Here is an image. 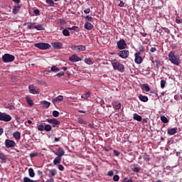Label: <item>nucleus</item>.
Segmentation results:
<instances>
[{
	"label": "nucleus",
	"instance_id": "obj_1",
	"mask_svg": "<svg viewBox=\"0 0 182 182\" xmlns=\"http://www.w3.org/2000/svg\"><path fill=\"white\" fill-rule=\"evenodd\" d=\"M168 58L173 65L175 66H180V63H181V60H180V55L176 54L174 51H170Z\"/></svg>",
	"mask_w": 182,
	"mask_h": 182
},
{
	"label": "nucleus",
	"instance_id": "obj_2",
	"mask_svg": "<svg viewBox=\"0 0 182 182\" xmlns=\"http://www.w3.org/2000/svg\"><path fill=\"white\" fill-rule=\"evenodd\" d=\"M111 64L114 70H118L119 72H121V73L124 72V65L120 63L117 59L112 60Z\"/></svg>",
	"mask_w": 182,
	"mask_h": 182
},
{
	"label": "nucleus",
	"instance_id": "obj_3",
	"mask_svg": "<svg viewBox=\"0 0 182 182\" xmlns=\"http://www.w3.org/2000/svg\"><path fill=\"white\" fill-rule=\"evenodd\" d=\"M35 48L45 50L46 49H50V44L47 43H37L34 44Z\"/></svg>",
	"mask_w": 182,
	"mask_h": 182
},
{
	"label": "nucleus",
	"instance_id": "obj_4",
	"mask_svg": "<svg viewBox=\"0 0 182 182\" xmlns=\"http://www.w3.org/2000/svg\"><path fill=\"white\" fill-rule=\"evenodd\" d=\"M2 60L4 63L14 62L15 60V56L11 54L6 53L2 56Z\"/></svg>",
	"mask_w": 182,
	"mask_h": 182
},
{
	"label": "nucleus",
	"instance_id": "obj_5",
	"mask_svg": "<svg viewBox=\"0 0 182 182\" xmlns=\"http://www.w3.org/2000/svg\"><path fill=\"white\" fill-rule=\"evenodd\" d=\"M0 120L1 122H11V120H12V117L6 113H2L0 112Z\"/></svg>",
	"mask_w": 182,
	"mask_h": 182
},
{
	"label": "nucleus",
	"instance_id": "obj_6",
	"mask_svg": "<svg viewBox=\"0 0 182 182\" xmlns=\"http://www.w3.org/2000/svg\"><path fill=\"white\" fill-rule=\"evenodd\" d=\"M117 45L118 49H119L120 50L126 49V48L127 47V43H126L124 39H121L119 41H117Z\"/></svg>",
	"mask_w": 182,
	"mask_h": 182
},
{
	"label": "nucleus",
	"instance_id": "obj_7",
	"mask_svg": "<svg viewBox=\"0 0 182 182\" xmlns=\"http://www.w3.org/2000/svg\"><path fill=\"white\" fill-rule=\"evenodd\" d=\"M5 146L6 149H11L12 147L16 146V143L15 141L11 140V139H6L5 140Z\"/></svg>",
	"mask_w": 182,
	"mask_h": 182
},
{
	"label": "nucleus",
	"instance_id": "obj_8",
	"mask_svg": "<svg viewBox=\"0 0 182 182\" xmlns=\"http://www.w3.org/2000/svg\"><path fill=\"white\" fill-rule=\"evenodd\" d=\"M71 49H73V50H76L77 52H83V50H86V46H75L73 45L71 46Z\"/></svg>",
	"mask_w": 182,
	"mask_h": 182
},
{
	"label": "nucleus",
	"instance_id": "obj_9",
	"mask_svg": "<svg viewBox=\"0 0 182 182\" xmlns=\"http://www.w3.org/2000/svg\"><path fill=\"white\" fill-rule=\"evenodd\" d=\"M129 55H130L129 50H121L118 53V55L122 59H127V58H129Z\"/></svg>",
	"mask_w": 182,
	"mask_h": 182
},
{
	"label": "nucleus",
	"instance_id": "obj_10",
	"mask_svg": "<svg viewBox=\"0 0 182 182\" xmlns=\"http://www.w3.org/2000/svg\"><path fill=\"white\" fill-rule=\"evenodd\" d=\"M140 55V52L135 53L134 62L135 63H137V65H140V63H142L143 62V57H141Z\"/></svg>",
	"mask_w": 182,
	"mask_h": 182
},
{
	"label": "nucleus",
	"instance_id": "obj_11",
	"mask_svg": "<svg viewBox=\"0 0 182 182\" xmlns=\"http://www.w3.org/2000/svg\"><path fill=\"white\" fill-rule=\"evenodd\" d=\"M47 122L50 123V124H53V127H56V126H59L60 124V121L53 118V119H48Z\"/></svg>",
	"mask_w": 182,
	"mask_h": 182
},
{
	"label": "nucleus",
	"instance_id": "obj_12",
	"mask_svg": "<svg viewBox=\"0 0 182 182\" xmlns=\"http://www.w3.org/2000/svg\"><path fill=\"white\" fill-rule=\"evenodd\" d=\"M28 89L30 93H32L33 95H39V89H38V87L31 85L28 86Z\"/></svg>",
	"mask_w": 182,
	"mask_h": 182
},
{
	"label": "nucleus",
	"instance_id": "obj_13",
	"mask_svg": "<svg viewBox=\"0 0 182 182\" xmlns=\"http://www.w3.org/2000/svg\"><path fill=\"white\" fill-rule=\"evenodd\" d=\"M54 49H63V43L60 42H54L51 43Z\"/></svg>",
	"mask_w": 182,
	"mask_h": 182
},
{
	"label": "nucleus",
	"instance_id": "obj_14",
	"mask_svg": "<svg viewBox=\"0 0 182 182\" xmlns=\"http://www.w3.org/2000/svg\"><path fill=\"white\" fill-rule=\"evenodd\" d=\"M69 60L70 62H80L82 59L79 56H77L76 54H74L69 57Z\"/></svg>",
	"mask_w": 182,
	"mask_h": 182
},
{
	"label": "nucleus",
	"instance_id": "obj_15",
	"mask_svg": "<svg viewBox=\"0 0 182 182\" xmlns=\"http://www.w3.org/2000/svg\"><path fill=\"white\" fill-rule=\"evenodd\" d=\"M54 154L58 157H62L65 156V151L62 148H59L56 152H54Z\"/></svg>",
	"mask_w": 182,
	"mask_h": 182
},
{
	"label": "nucleus",
	"instance_id": "obj_16",
	"mask_svg": "<svg viewBox=\"0 0 182 182\" xmlns=\"http://www.w3.org/2000/svg\"><path fill=\"white\" fill-rule=\"evenodd\" d=\"M95 26H93V24L89 23V22H86L84 25V28L85 29H86L87 31H92V29H93Z\"/></svg>",
	"mask_w": 182,
	"mask_h": 182
},
{
	"label": "nucleus",
	"instance_id": "obj_17",
	"mask_svg": "<svg viewBox=\"0 0 182 182\" xmlns=\"http://www.w3.org/2000/svg\"><path fill=\"white\" fill-rule=\"evenodd\" d=\"M140 167H139V165L137 164H133L132 165V171H134V173H140Z\"/></svg>",
	"mask_w": 182,
	"mask_h": 182
},
{
	"label": "nucleus",
	"instance_id": "obj_18",
	"mask_svg": "<svg viewBox=\"0 0 182 182\" xmlns=\"http://www.w3.org/2000/svg\"><path fill=\"white\" fill-rule=\"evenodd\" d=\"M62 100H63V96L58 95L54 100H53V105H56V103H58L59 102H62Z\"/></svg>",
	"mask_w": 182,
	"mask_h": 182
},
{
	"label": "nucleus",
	"instance_id": "obj_19",
	"mask_svg": "<svg viewBox=\"0 0 182 182\" xmlns=\"http://www.w3.org/2000/svg\"><path fill=\"white\" fill-rule=\"evenodd\" d=\"M177 130H178L177 127H174V128H171V129H168V134H169V136H173V135L176 134V133H177Z\"/></svg>",
	"mask_w": 182,
	"mask_h": 182
},
{
	"label": "nucleus",
	"instance_id": "obj_20",
	"mask_svg": "<svg viewBox=\"0 0 182 182\" xmlns=\"http://www.w3.org/2000/svg\"><path fill=\"white\" fill-rule=\"evenodd\" d=\"M112 107H114L115 110H120L122 104L120 102H112Z\"/></svg>",
	"mask_w": 182,
	"mask_h": 182
},
{
	"label": "nucleus",
	"instance_id": "obj_21",
	"mask_svg": "<svg viewBox=\"0 0 182 182\" xmlns=\"http://www.w3.org/2000/svg\"><path fill=\"white\" fill-rule=\"evenodd\" d=\"M13 137L15 139V140H17V141H19L21 140V132H16L13 134Z\"/></svg>",
	"mask_w": 182,
	"mask_h": 182
},
{
	"label": "nucleus",
	"instance_id": "obj_22",
	"mask_svg": "<svg viewBox=\"0 0 182 182\" xmlns=\"http://www.w3.org/2000/svg\"><path fill=\"white\" fill-rule=\"evenodd\" d=\"M139 100H141V102H149V97H147V96H144L143 95H139Z\"/></svg>",
	"mask_w": 182,
	"mask_h": 182
},
{
	"label": "nucleus",
	"instance_id": "obj_23",
	"mask_svg": "<svg viewBox=\"0 0 182 182\" xmlns=\"http://www.w3.org/2000/svg\"><path fill=\"white\" fill-rule=\"evenodd\" d=\"M60 161H62V157L61 156H57L53 160V164L56 166V164H60Z\"/></svg>",
	"mask_w": 182,
	"mask_h": 182
},
{
	"label": "nucleus",
	"instance_id": "obj_24",
	"mask_svg": "<svg viewBox=\"0 0 182 182\" xmlns=\"http://www.w3.org/2000/svg\"><path fill=\"white\" fill-rule=\"evenodd\" d=\"M133 119L134 120H136V122H141V116L139 115L137 113H134L133 114Z\"/></svg>",
	"mask_w": 182,
	"mask_h": 182
},
{
	"label": "nucleus",
	"instance_id": "obj_25",
	"mask_svg": "<svg viewBox=\"0 0 182 182\" xmlns=\"http://www.w3.org/2000/svg\"><path fill=\"white\" fill-rule=\"evenodd\" d=\"M20 10H21V6L20 5L16 6L13 9V14L14 15H16Z\"/></svg>",
	"mask_w": 182,
	"mask_h": 182
},
{
	"label": "nucleus",
	"instance_id": "obj_26",
	"mask_svg": "<svg viewBox=\"0 0 182 182\" xmlns=\"http://www.w3.org/2000/svg\"><path fill=\"white\" fill-rule=\"evenodd\" d=\"M26 100L28 105H29L31 107L33 106V100H32V98H31V97H26Z\"/></svg>",
	"mask_w": 182,
	"mask_h": 182
},
{
	"label": "nucleus",
	"instance_id": "obj_27",
	"mask_svg": "<svg viewBox=\"0 0 182 182\" xmlns=\"http://www.w3.org/2000/svg\"><path fill=\"white\" fill-rule=\"evenodd\" d=\"M49 173H50V177H55V176L58 174V171H56V169L55 168H53L51 170H49Z\"/></svg>",
	"mask_w": 182,
	"mask_h": 182
},
{
	"label": "nucleus",
	"instance_id": "obj_28",
	"mask_svg": "<svg viewBox=\"0 0 182 182\" xmlns=\"http://www.w3.org/2000/svg\"><path fill=\"white\" fill-rule=\"evenodd\" d=\"M170 33V31L168 30V28H166V27H164V28H161V29H159V33L161 35H163L162 33Z\"/></svg>",
	"mask_w": 182,
	"mask_h": 182
},
{
	"label": "nucleus",
	"instance_id": "obj_29",
	"mask_svg": "<svg viewBox=\"0 0 182 182\" xmlns=\"http://www.w3.org/2000/svg\"><path fill=\"white\" fill-rule=\"evenodd\" d=\"M142 90H145V92H149L150 90V87L149 86V84H143L141 85Z\"/></svg>",
	"mask_w": 182,
	"mask_h": 182
},
{
	"label": "nucleus",
	"instance_id": "obj_30",
	"mask_svg": "<svg viewBox=\"0 0 182 182\" xmlns=\"http://www.w3.org/2000/svg\"><path fill=\"white\" fill-rule=\"evenodd\" d=\"M41 105H43L46 109H49V107L50 106V102L43 100L41 101Z\"/></svg>",
	"mask_w": 182,
	"mask_h": 182
},
{
	"label": "nucleus",
	"instance_id": "obj_31",
	"mask_svg": "<svg viewBox=\"0 0 182 182\" xmlns=\"http://www.w3.org/2000/svg\"><path fill=\"white\" fill-rule=\"evenodd\" d=\"M37 129L38 132H43L45 131V124H40L38 125Z\"/></svg>",
	"mask_w": 182,
	"mask_h": 182
},
{
	"label": "nucleus",
	"instance_id": "obj_32",
	"mask_svg": "<svg viewBox=\"0 0 182 182\" xmlns=\"http://www.w3.org/2000/svg\"><path fill=\"white\" fill-rule=\"evenodd\" d=\"M34 29H36L37 31H45V28L41 24H38L37 26H34Z\"/></svg>",
	"mask_w": 182,
	"mask_h": 182
},
{
	"label": "nucleus",
	"instance_id": "obj_33",
	"mask_svg": "<svg viewBox=\"0 0 182 182\" xmlns=\"http://www.w3.org/2000/svg\"><path fill=\"white\" fill-rule=\"evenodd\" d=\"M28 174L31 178L35 177V171H33V168H30L28 169Z\"/></svg>",
	"mask_w": 182,
	"mask_h": 182
},
{
	"label": "nucleus",
	"instance_id": "obj_34",
	"mask_svg": "<svg viewBox=\"0 0 182 182\" xmlns=\"http://www.w3.org/2000/svg\"><path fill=\"white\" fill-rule=\"evenodd\" d=\"M81 97L82 99H89L90 97V92H86Z\"/></svg>",
	"mask_w": 182,
	"mask_h": 182
},
{
	"label": "nucleus",
	"instance_id": "obj_35",
	"mask_svg": "<svg viewBox=\"0 0 182 182\" xmlns=\"http://www.w3.org/2000/svg\"><path fill=\"white\" fill-rule=\"evenodd\" d=\"M44 130L46 132H50V130H52V126H50V124L44 125Z\"/></svg>",
	"mask_w": 182,
	"mask_h": 182
},
{
	"label": "nucleus",
	"instance_id": "obj_36",
	"mask_svg": "<svg viewBox=\"0 0 182 182\" xmlns=\"http://www.w3.org/2000/svg\"><path fill=\"white\" fill-rule=\"evenodd\" d=\"M85 62L87 63V65H93V61L90 58H85Z\"/></svg>",
	"mask_w": 182,
	"mask_h": 182
},
{
	"label": "nucleus",
	"instance_id": "obj_37",
	"mask_svg": "<svg viewBox=\"0 0 182 182\" xmlns=\"http://www.w3.org/2000/svg\"><path fill=\"white\" fill-rule=\"evenodd\" d=\"M59 68H58L57 66L55 65H53L51 67V72H54L55 73H57V72H59Z\"/></svg>",
	"mask_w": 182,
	"mask_h": 182
},
{
	"label": "nucleus",
	"instance_id": "obj_38",
	"mask_svg": "<svg viewBox=\"0 0 182 182\" xmlns=\"http://www.w3.org/2000/svg\"><path fill=\"white\" fill-rule=\"evenodd\" d=\"M161 120L162 123H168V119H167V117H166L164 115L161 117Z\"/></svg>",
	"mask_w": 182,
	"mask_h": 182
},
{
	"label": "nucleus",
	"instance_id": "obj_39",
	"mask_svg": "<svg viewBox=\"0 0 182 182\" xmlns=\"http://www.w3.org/2000/svg\"><path fill=\"white\" fill-rule=\"evenodd\" d=\"M63 34L64 35V36H70V33L69 32V30L66 28L63 31Z\"/></svg>",
	"mask_w": 182,
	"mask_h": 182
},
{
	"label": "nucleus",
	"instance_id": "obj_40",
	"mask_svg": "<svg viewBox=\"0 0 182 182\" xmlns=\"http://www.w3.org/2000/svg\"><path fill=\"white\" fill-rule=\"evenodd\" d=\"M143 159L145 161H149L150 160V156H149V154H147L146 153H144Z\"/></svg>",
	"mask_w": 182,
	"mask_h": 182
},
{
	"label": "nucleus",
	"instance_id": "obj_41",
	"mask_svg": "<svg viewBox=\"0 0 182 182\" xmlns=\"http://www.w3.org/2000/svg\"><path fill=\"white\" fill-rule=\"evenodd\" d=\"M25 25L27 26V28L28 29H32V26H33V25H35V23L28 22V23H26Z\"/></svg>",
	"mask_w": 182,
	"mask_h": 182
},
{
	"label": "nucleus",
	"instance_id": "obj_42",
	"mask_svg": "<svg viewBox=\"0 0 182 182\" xmlns=\"http://www.w3.org/2000/svg\"><path fill=\"white\" fill-rule=\"evenodd\" d=\"M23 182H36V181L32 180L29 178L28 177H24L23 179Z\"/></svg>",
	"mask_w": 182,
	"mask_h": 182
},
{
	"label": "nucleus",
	"instance_id": "obj_43",
	"mask_svg": "<svg viewBox=\"0 0 182 182\" xmlns=\"http://www.w3.org/2000/svg\"><path fill=\"white\" fill-rule=\"evenodd\" d=\"M69 31H75V32H79L80 28L77 26H73L71 28H68Z\"/></svg>",
	"mask_w": 182,
	"mask_h": 182
},
{
	"label": "nucleus",
	"instance_id": "obj_44",
	"mask_svg": "<svg viewBox=\"0 0 182 182\" xmlns=\"http://www.w3.org/2000/svg\"><path fill=\"white\" fill-rule=\"evenodd\" d=\"M46 4H48L50 6H54L55 5V1H53V0H46Z\"/></svg>",
	"mask_w": 182,
	"mask_h": 182
},
{
	"label": "nucleus",
	"instance_id": "obj_45",
	"mask_svg": "<svg viewBox=\"0 0 182 182\" xmlns=\"http://www.w3.org/2000/svg\"><path fill=\"white\" fill-rule=\"evenodd\" d=\"M85 21H88L89 22H92L93 21V17H92L91 16L87 15L85 18Z\"/></svg>",
	"mask_w": 182,
	"mask_h": 182
},
{
	"label": "nucleus",
	"instance_id": "obj_46",
	"mask_svg": "<svg viewBox=\"0 0 182 182\" xmlns=\"http://www.w3.org/2000/svg\"><path fill=\"white\" fill-rule=\"evenodd\" d=\"M0 160H6V156H5V154H4L2 152H0Z\"/></svg>",
	"mask_w": 182,
	"mask_h": 182
},
{
	"label": "nucleus",
	"instance_id": "obj_47",
	"mask_svg": "<svg viewBox=\"0 0 182 182\" xmlns=\"http://www.w3.org/2000/svg\"><path fill=\"white\" fill-rule=\"evenodd\" d=\"M112 180L113 181H119L120 180V176H119V175H114Z\"/></svg>",
	"mask_w": 182,
	"mask_h": 182
},
{
	"label": "nucleus",
	"instance_id": "obj_48",
	"mask_svg": "<svg viewBox=\"0 0 182 182\" xmlns=\"http://www.w3.org/2000/svg\"><path fill=\"white\" fill-rule=\"evenodd\" d=\"M161 89H164V87H166V80H161Z\"/></svg>",
	"mask_w": 182,
	"mask_h": 182
},
{
	"label": "nucleus",
	"instance_id": "obj_49",
	"mask_svg": "<svg viewBox=\"0 0 182 182\" xmlns=\"http://www.w3.org/2000/svg\"><path fill=\"white\" fill-rule=\"evenodd\" d=\"M53 117H59V112L54 110L53 112Z\"/></svg>",
	"mask_w": 182,
	"mask_h": 182
},
{
	"label": "nucleus",
	"instance_id": "obj_50",
	"mask_svg": "<svg viewBox=\"0 0 182 182\" xmlns=\"http://www.w3.org/2000/svg\"><path fill=\"white\" fill-rule=\"evenodd\" d=\"M118 2H119V4H118V6H119L120 8H123V6H124V3L123 2V1H122V0H118Z\"/></svg>",
	"mask_w": 182,
	"mask_h": 182
},
{
	"label": "nucleus",
	"instance_id": "obj_51",
	"mask_svg": "<svg viewBox=\"0 0 182 182\" xmlns=\"http://www.w3.org/2000/svg\"><path fill=\"white\" fill-rule=\"evenodd\" d=\"M114 175V172H113V171H108L107 176H109V177H113Z\"/></svg>",
	"mask_w": 182,
	"mask_h": 182
},
{
	"label": "nucleus",
	"instance_id": "obj_52",
	"mask_svg": "<svg viewBox=\"0 0 182 182\" xmlns=\"http://www.w3.org/2000/svg\"><path fill=\"white\" fill-rule=\"evenodd\" d=\"M58 170H60V171H63V170H65V167L63 166V165H58Z\"/></svg>",
	"mask_w": 182,
	"mask_h": 182
},
{
	"label": "nucleus",
	"instance_id": "obj_53",
	"mask_svg": "<svg viewBox=\"0 0 182 182\" xmlns=\"http://www.w3.org/2000/svg\"><path fill=\"white\" fill-rule=\"evenodd\" d=\"M36 156H38V153H36V152H33V153L30 154V157L31 159L33 158V157H36Z\"/></svg>",
	"mask_w": 182,
	"mask_h": 182
},
{
	"label": "nucleus",
	"instance_id": "obj_54",
	"mask_svg": "<svg viewBox=\"0 0 182 182\" xmlns=\"http://www.w3.org/2000/svg\"><path fill=\"white\" fill-rule=\"evenodd\" d=\"M114 156H116L117 157L120 156V152L117 150H114Z\"/></svg>",
	"mask_w": 182,
	"mask_h": 182
},
{
	"label": "nucleus",
	"instance_id": "obj_55",
	"mask_svg": "<svg viewBox=\"0 0 182 182\" xmlns=\"http://www.w3.org/2000/svg\"><path fill=\"white\" fill-rule=\"evenodd\" d=\"M33 13L35 14V15H39L41 14V11H39V9H36L33 11Z\"/></svg>",
	"mask_w": 182,
	"mask_h": 182
},
{
	"label": "nucleus",
	"instance_id": "obj_56",
	"mask_svg": "<svg viewBox=\"0 0 182 182\" xmlns=\"http://www.w3.org/2000/svg\"><path fill=\"white\" fill-rule=\"evenodd\" d=\"M139 52H144L145 50L144 47L143 46H139Z\"/></svg>",
	"mask_w": 182,
	"mask_h": 182
},
{
	"label": "nucleus",
	"instance_id": "obj_57",
	"mask_svg": "<svg viewBox=\"0 0 182 182\" xmlns=\"http://www.w3.org/2000/svg\"><path fill=\"white\" fill-rule=\"evenodd\" d=\"M156 50H157V48H156L155 47H152L150 49V52H151V53H154V52H156Z\"/></svg>",
	"mask_w": 182,
	"mask_h": 182
},
{
	"label": "nucleus",
	"instance_id": "obj_58",
	"mask_svg": "<svg viewBox=\"0 0 182 182\" xmlns=\"http://www.w3.org/2000/svg\"><path fill=\"white\" fill-rule=\"evenodd\" d=\"M78 123H80V124H85V120H83L82 118H80L78 119Z\"/></svg>",
	"mask_w": 182,
	"mask_h": 182
},
{
	"label": "nucleus",
	"instance_id": "obj_59",
	"mask_svg": "<svg viewBox=\"0 0 182 182\" xmlns=\"http://www.w3.org/2000/svg\"><path fill=\"white\" fill-rule=\"evenodd\" d=\"M65 75L64 72H60L57 74L58 77H60V76H63Z\"/></svg>",
	"mask_w": 182,
	"mask_h": 182
},
{
	"label": "nucleus",
	"instance_id": "obj_60",
	"mask_svg": "<svg viewBox=\"0 0 182 182\" xmlns=\"http://www.w3.org/2000/svg\"><path fill=\"white\" fill-rule=\"evenodd\" d=\"M111 149H112V148H110L109 146L103 148V150H105L106 151H110Z\"/></svg>",
	"mask_w": 182,
	"mask_h": 182
},
{
	"label": "nucleus",
	"instance_id": "obj_61",
	"mask_svg": "<svg viewBox=\"0 0 182 182\" xmlns=\"http://www.w3.org/2000/svg\"><path fill=\"white\" fill-rule=\"evenodd\" d=\"M84 12L85 14H90V9H86L85 10H84Z\"/></svg>",
	"mask_w": 182,
	"mask_h": 182
},
{
	"label": "nucleus",
	"instance_id": "obj_62",
	"mask_svg": "<svg viewBox=\"0 0 182 182\" xmlns=\"http://www.w3.org/2000/svg\"><path fill=\"white\" fill-rule=\"evenodd\" d=\"M140 33H141V35L144 38H146V36H147V33H146L141 32Z\"/></svg>",
	"mask_w": 182,
	"mask_h": 182
},
{
	"label": "nucleus",
	"instance_id": "obj_63",
	"mask_svg": "<svg viewBox=\"0 0 182 182\" xmlns=\"http://www.w3.org/2000/svg\"><path fill=\"white\" fill-rule=\"evenodd\" d=\"M46 182H55V180L52 178H50V179L47 180V181Z\"/></svg>",
	"mask_w": 182,
	"mask_h": 182
},
{
	"label": "nucleus",
	"instance_id": "obj_64",
	"mask_svg": "<svg viewBox=\"0 0 182 182\" xmlns=\"http://www.w3.org/2000/svg\"><path fill=\"white\" fill-rule=\"evenodd\" d=\"M59 140H60V138H55L54 139V143H56V142H58V141H59Z\"/></svg>",
	"mask_w": 182,
	"mask_h": 182
}]
</instances>
